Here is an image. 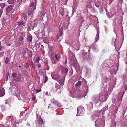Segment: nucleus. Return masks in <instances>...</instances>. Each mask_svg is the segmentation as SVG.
Here are the masks:
<instances>
[{
    "mask_svg": "<svg viewBox=\"0 0 127 127\" xmlns=\"http://www.w3.org/2000/svg\"><path fill=\"white\" fill-rule=\"evenodd\" d=\"M60 36H59L58 35L57 37V40H58L59 38V37Z\"/></svg>",
    "mask_w": 127,
    "mask_h": 127,
    "instance_id": "nucleus-53",
    "label": "nucleus"
},
{
    "mask_svg": "<svg viewBox=\"0 0 127 127\" xmlns=\"http://www.w3.org/2000/svg\"><path fill=\"white\" fill-rule=\"evenodd\" d=\"M45 94H46V95L47 96L49 95V94H48V92H46Z\"/></svg>",
    "mask_w": 127,
    "mask_h": 127,
    "instance_id": "nucleus-49",
    "label": "nucleus"
},
{
    "mask_svg": "<svg viewBox=\"0 0 127 127\" xmlns=\"http://www.w3.org/2000/svg\"><path fill=\"white\" fill-rule=\"evenodd\" d=\"M92 101L90 102V103L91 104V108L93 107V104H96L98 103L100 101L99 97V95H95L93 96L92 99Z\"/></svg>",
    "mask_w": 127,
    "mask_h": 127,
    "instance_id": "nucleus-3",
    "label": "nucleus"
},
{
    "mask_svg": "<svg viewBox=\"0 0 127 127\" xmlns=\"http://www.w3.org/2000/svg\"><path fill=\"white\" fill-rule=\"evenodd\" d=\"M90 103V102H89V104L87 105V107H89V108H93V107L92 108H91V105H91V104Z\"/></svg>",
    "mask_w": 127,
    "mask_h": 127,
    "instance_id": "nucleus-41",
    "label": "nucleus"
},
{
    "mask_svg": "<svg viewBox=\"0 0 127 127\" xmlns=\"http://www.w3.org/2000/svg\"><path fill=\"white\" fill-rule=\"evenodd\" d=\"M35 98L36 97H35L34 96L32 97V100H34L35 99Z\"/></svg>",
    "mask_w": 127,
    "mask_h": 127,
    "instance_id": "nucleus-48",
    "label": "nucleus"
},
{
    "mask_svg": "<svg viewBox=\"0 0 127 127\" xmlns=\"http://www.w3.org/2000/svg\"><path fill=\"white\" fill-rule=\"evenodd\" d=\"M21 79V76L20 75H19L16 77V78L15 79V80L16 81H19Z\"/></svg>",
    "mask_w": 127,
    "mask_h": 127,
    "instance_id": "nucleus-24",
    "label": "nucleus"
},
{
    "mask_svg": "<svg viewBox=\"0 0 127 127\" xmlns=\"http://www.w3.org/2000/svg\"><path fill=\"white\" fill-rule=\"evenodd\" d=\"M50 104H49V106L48 107V108H49V107H50Z\"/></svg>",
    "mask_w": 127,
    "mask_h": 127,
    "instance_id": "nucleus-61",
    "label": "nucleus"
},
{
    "mask_svg": "<svg viewBox=\"0 0 127 127\" xmlns=\"http://www.w3.org/2000/svg\"><path fill=\"white\" fill-rule=\"evenodd\" d=\"M17 74L15 73H13L12 74V76L14 78H16L17 76Z\"/></svg>",
    "mask_w": 127,
    "mask_h": 127,
    "instance_id": "nucleus-37",
    "label": "nucleus"
},
{
    "mask_svg": "<svg viewBox=\"0 0 127 127\" xmlns=\"http://www.w3.org/2000/svg\"><path fill=\"white\" fill-rule=\"evenodd\" d=\"M0 5L2 8H3L5 6V3H2L0 4Z\"/></svg>",
    "mask_w": 127,
    "mask_h": 127,
    "instance_id": "nucleus-38",
    "label": "nucleus"
},
{
    "mask_svg": "<svg viewBox=\"0 0 127 127\" xmlns=\"http://www.w3.org/2000/svg\"><path fill=\"white\" fill-rule=\"evenodd\" d=\"M51 102L53 104H56L57 103V101L54 98H53L51 100Z\"/></svg>",
    "mask_w": 127,
    "mask_h": 127,
    "instance_id": "nucleus-29",
    "label": "nucleus"
},
{
    "mask_svg": "<svg viewBox=\"0 0 127 127\" xmlns=\"http://www.w3.org/2000/svg\"><path fill=\"white\" fill-rule=\"evenodd\" d=\"M26 21L21 20L18 22L17 25L18 26H24L26 24Z\"/></svg>",
    "mask_w": 127,
    "mask_h": 127,
    "instance_id": "nucleus-9",
    "label": "nucleus"
},
{
    "mask_svg": "<svg viewBox=\"0 0 127 127\" xmlns=\"http://www.w3.org/2000/svg\"><path fill=\"white\" fill-rule=\"evenodd\" d=\"M1 42H0V51L3 50L4 48V46H1Z\"/></svg>",
    "mask_w": 127,
    "mask_h": 127,
    "instance_id": "nucleus-39",
    "label": "nucleus"
},
{
    "mask_svg": "<svg viewBox=\"0 0 127 127\" xmlns=\"http://www.w3.org/2000/svg\"><path fill=\"white\" fill-rule=\"evenodd\" d=\"M22 0H17V3L19 5H20L22 3Z\"/></svg>",
    "mask_w": 127,
    "mask_h": 127,
    "instance_id": "nucleus-33",
    "label": "nucleus"
},
{
    "mask_svg": "<svg viewBox=\"0 0 127 127\" xmlns=\"http://www.w3.org/2000/svg\"><path fill=\"white\" fill-rule=\"evenodd\" d=\"M114 68V69H117L116 71H114V72L113 71L112 72L110 71V74H111L113 75L114 74H115L116 73V71H117L118 70V68L117 67H115Z\"/></svg>",
    "mask_w": 127,
    "mask_h": 127,
    "instance_id": "nucleus-23",
    "label": "nucleus"
},
{
    "mask_svg": "<svg viewBox=\"0 0 127 127\" xmlns=\"http://www.w3.org/2000/svg\"><path fill=\"white\" fill-rule=\"evenodd\" d=\"M103 51L104 52H105V49H104L103 50Z\"/></svg>",
    "mask_w": 127,
    "mask_h": 127,
    "instance_id": "nucleus-62",
    "label": "nucleus"
},
{
    "mask_svg": "<svg viewBox=\"0 0 127 127\" xmlns=\"http://www.w3.org/2000/svg\"><path fill=\"white\" fill-rule=\"evenodd\" d=\"M68 25L67 24V26H65V27H68Z\"/></svg>",
    "mask_w": 127,
    "mask_h": 127,
    "instance_id": "nucleus-63",
    "label": "nucleus"
},
{
    "mask_svg": "<svg viewBox=\"0 0 127 127\" xmlns=\"http://www.w3.org/2000/svg\"><path fill=\"white\" fill-rule=\"evenodd\" d=\"M65 78L61 79L59 81V83L61 85H63L65 81Z\"/></svg>",
    "mask_w": 127,
    "mask_h": 127,
    "instance_id": "nucleus-16",
    "label": "nucleus"
},
{
    "mask_svg": "<svg viewBox=\"0 0 127 127\" xmlns=\"http://www.w3.org/2000/svg\"><path fill=\"white\" fill-rule=\"evenodd\" d=\"M34 26H32V30H33L34 29Z\"/></svg>",
    "mask_w": 127,
    "mask_h": 127,
    "instance_id": "nucleus-55",
    "label": "nucleus"
},
{
    "mask_svg": "<svg viewBox=\"0 0 127 127\" xmlns=\"http://www.w3.org/2000/svg\"><path fill=\"white\" fill-rule=\"evenodd\" d=\"M5 94V92L3 90H0V97L3 96Z\"/></svg>",
    "mask_w": 127,
    "mask_h": 127,
    "instance_id": "nucleus-21",
    "label": "nucleus"
},
{
    "mask_svg": "<svg viewBox=\"0 0 127 127\" xmlns=\"http://www.w3.org/2000/svg\"><path fill=\"white\" fill-rule=\"evenodd\" d=\"M95 5L98 8L99 6V5H96V4Z\"/></svg>",
    "mask_w": 127,
    "mask_h": 127,
    "instance_id": "nucleus-52",
    "label": "nucleus"
},
{
    "mask_svg": "<svg viewBox=\"0 0 127 127\" xmlns=\"http://www.w3.org/2000/svg\"><path fill=\"white\" fill-rule=\"evenodd\" d=\"M89 8H92V7H91V6L90 7H89Z\"/></svg>",
    "mask_w": 127,
    "mask_h": 127,
    "instance_id": "nucleus-64",
    "label": "nucleus"
},
{
    "mask_svg": "<svg viewBox=\"0 0 127 127\" xmlns=\"http://www.w3.org/2000/svg\"><path fill=\"white\" fill-rule=\"evenodd\" d=\"M21 16L22 17L21 20H23L24 19V20L26 21L27 17V14L23 13L21 14Z\"/></svg>",
    "mask_w": 127,
    "mask_h": 127,
    "instance_id": "nucleus-13",
    "label": "nucleus"
},
{
    "mask_svg": "<svg viewBox=\"0 0 127 127\" xmlns=\"http://www.w3.org/2000/svg\"><path fill=\"white\" fill-rule=\"evenodd\" d=\"M107 16L109 18L110 17L108 15V14H107Z\"/></svg>",
    "mask_w": 127,
    "mask_h": 127,
    "instance_id": "nucleus-56",
    "label": "nucleus"
},
{
    "mask_svg": "<svg viewBox=\"0 0 127 127\" xmlns=\"http://www.w3.org/2000/svg\"><path fill=\"white\" fill-rule=\"evenodd\" d=\"M65 63H66H66H67V58H66V59H65Z\"/></svg>",
    "mask_w": 127,
    "mask_h": 127,
    "instance_id": "nucleus-54",
    "label": "nucleus"
},
{
    "mask_svg": "<svg viewBox=\"0 0 127 127\" xmlns=\"http://www.w3.org/2000/svg\"><path fill=\"white\" fill-rule=\"evenodd\" d=\"M32 66L33 67V70H35V65L33 64V65H32Z\"/></svg>",
    "mask_w": 127,
    "mask_h": 127,
    "instance_id": "nucleus-45",
    "label": "nucleus"
},
{
    "mask_svg": "<svg viewBox=\"0 0 127 127\" xmlns=\"http://www.w3.org/2000/svg\"><path fill=\"white\" fill-rule=\"evenodd\" d=\"M52 78L53 79L57 80L60 78V76L59 75L55 74V72H53L51 74Z\"/></svg>",
    "mask_w": 127,
    "mask_h": 127,
    "instance_id": "nucleus-6",
    "label": "nucleus"
},
{
    "mask_svg": "<svg viewBox=\"0 0 127 127\" xmlns=\"http://www.w3.org/2000/svg\"><path fill=\"white\" fill-rule=\"evenodd\" d=\"M23 65L25 68H26L28 70H30V68L29 67V65L27 63H24Z\"/></svg>",
    "mask_w": 127,
    "mask_h": 127,
    "instance_id": "nucleus-19",
    "label": "nucleus"
},
{
    "mask_svg": "<svg viewBox=\"0 0 127 127\" xmlns=\"http://www.w3.org/2000/svg\"><path fill=\"white\" fill-rule=\"evenodd\" d=\"M58 68L59 70L60 71L62 74H65L64 78H65L66 75L68 72V69L62 66H59Z\"/></svg>",
    "mask_w": 127,
    "mask_h": 127,
    "instance_id": "nucleus-4",
    "label": "nucleus"
},
{
    "mask_svg": "<svg viewBox=\"0 0 127 127\" xmlns=\"http://www.w3.org/2000/svg\"><path fill=\"white\" fill-rule=\"evenodd\" d=\"M60 35L59 36H61L62 35L63 32V28L61 27L59 29Z\"/></svg>",
    "mask_w": 127,
    "mask_h": 127,
    "instance_id": "nucleus-28",
    "label": "nucleus"
},
{
    "mask_svg": "<svg viewBox=\"0 0 127 127\" xmlns=\"http://www.w3.org/2000/svg\"><path fill=\"white\" fill-rule=\"evenodd\" d=\"M60 55L59 54L58 55H57L56 54H55V57L58 60H59L60 59V57H59V56Z\"/></svg>",
    "mask_w": 127,
    "mask_h": 127,
    "instance_id": "nucleus-32",
    "label": "nucleus"
},
{
    "mask_svg": "<svg viewBox=\"0 0 127 127\" xmlns=\"http://www.w3.org/2000/svg\"><path fill=\"white\" fill-rule=\"evenodd\" d=\"M24 34H23L22 35L19 36V37L18 39L19 40L21 41H22L21 42V45L23 44L24 43L23 41L24 40Z\"/></svg>",
    "mask_w": 127,
    "mask_h": 127,
    "instance_id": "nucleus-12",
    "label": "nucleus"
},
{
    "mask_svg": "<svg viewBox=\"0 0 127 127\" xmlns=\"http://www.w3.org/2000/svg\"><path fill=\"white\" fill-rule=\"evenodd\" d=\"M55 87L56 89V90H54L55 92H56L57 91V90L60 88V86L57 83H56L55 84Z\"/></svg>",
    "mask_w": 127,
    "mask_h": 127,
    "instance_id": "nucleus-20",
    "label": "nucleus"
},
{
    "mask_svg": "<svg viewBox=\"0 0 127 127\" xmlns=\"http://www.w3.org/2000/svg\"><path fill=\"white\" fill-rule=\"evenodd\" d=\"M40 92V91H39L38 90H36V93H38V92Z\"/></svg>",
    "mask_w": 127,
    "mask_h": 127,
    "instance_id": "nucleus-51",
    "label": "nucleus"
},
{
    "mask_svg": "<svg viewBox=\"0 0 127 127\" xmlns=\"http://www.w3.org/2000/svg\"><path fill=\"white\" fill-rule=\"evenodd\" d=\"M37 67L38 68H39L41 66V65L40 64H37Z\"/></svg>",
    "mask_w": 127,
    "mask_h": 127,
    "instance_id": "nucleus-43",
    "label": "nucleus"
},
{
    "mask_svg": "<svg viewBox=\"0 0 127 127\" xmlns=\"http://www.w3.org/2000/svg\"><path fill=\"white\" fill-rule=\"evenodd\" d=\"M47 80L48 78L47 76H46L45 77V81H44V83H45L47 81Z\"/></svg>",
    "mask_w": 127,
    "mask_h": 127,
    "instance_id": "nucleus-46",
    "label": "nucleus"
},
{
    "mask_svg": "<svg viewBox=\"0 0 127 127\" xmlns=\"http://www.w3.org/2000/svg\"><path fill=\"white\" fill-rule=\"evenodd\" d=\"M124 92L123 93L122 92H121L119 93L117 96V98L115 99V100H117L118 102H119V104L118 105H116V107L115 109V112L116 113H117L118 109L120 105V103H119L120 102H121L122 100V97L124 94Z\"/></svg>",
    "mask_w": 127,
    "mask_h": 127,
    "instance_id": "nucleus-2",
    "label": "nucleus"
},
{
    "mask_svg": "<svg viewBox=\"0 0 127 127\" xmlns=\"http://www.w3.org/2000/svg\"><path fill=\"white\" fill-rule=\"evenodd\" d=\"M9 58L8 57H7L6 58V60H5V63L6 64H7L9 62Z\"/></svg>",
    "mask_w": 127,
    "mask_h": 127,
    "instance_id": "nucleus-35",
    "label": "nucleus"
},
{
    "mask_svg": "<svg viewBox=\"0 0 127 127\" xmlns=\"http://www.w3.org/2000/svg\"><path fill=\"white\" fill-rule=\"evenodd\" d=\"M72 66L75 68H76L79 66L78 64L76 63H75V62L73 63Z\"/></svg>",
    "mask_w": 127,
    "mask_h": 127,
    "instance_id": "nucleus-22",
    "label": "nucleus"
},
{
    "mask_svg": "<svg viewBox=\"0 0 127 127\" xmlns=\"http://www.w3.org/2000/svg\"><path fill=\"white\" fill-rule=\"evenodd\" d=\"M43 41L45 43L48 44L49 42L48 39L46 38H45L44 39Z\"/></svg>",
    "mask_w": 127,
    "mask_h": 127,
    "instance_id": "nucleus-30",
    "label": "nucleus"
},
{
    "mask_svg": "<svg viewBox=\"0 0 127 127\" xmlns=\"http://www.w3.org/2000/svg\"><path fill=\"white\" fill-rule=\"evenodd\" d=\"M9 103V100L8 99L5 102V103L6 104H8Z\"/></svg>",
    "mask_w": 127,
    "mask_h": 127,
    "instance_id": "nucleus-47",
    "label": "nucleus"
},
{
    "mask_svg": "<svg viewBox=\"0 0 127 127\" xmlns=\"http://www.w3.org/2000/svg\"><path fill=\"white\" fill-rule=\"evenodd\" d=\"M29 63L30 64L32 65L33 64V62L31 59L29 61Z\"/></svg>",
    "mask_w": 127,
    "mask_h": 127,
    "instance_id": "nucleus-40",
    "label": "nucleus"
},
{
    "mask_svg": "<svg viewBox=\"0 0 127 127\" xmlns=\"http://www.w3.org/2000/svg\"><path fill=\"white\" fill-rule=\"evenodd\" d=\"M29 51L27 48H25L23 49L22 53L24 57H26V54L27 53H28Z\"/></svg>",
    "mask_w": 127,
    "mask_h": 127,
    "instance_id": "nucleus-14",
    "label": "nucleus"
},
{
    "mask_svg": "<svg viewBox=\"0 0 127 127\" xmlns=\"http://www.w3.org/2000/svg\"><path fill=\"white\" fill-rule=\"evenodd\" d=\"M32 39V35L30 34H29L27 35V40L29 42H31Z\"/></svg>",
    "mask_w": 127,
    "mask_h": 127,
    "instance_id": "nucleus-15",
    "label": "nucleus"
},
{
    "mask_svg": "<svg viewBox=\"0 0 127 127\" xmlns=\"http://www.w3.org/2000/svg\"><path fill=\"white\" fill-rule=\"evenodd\" d=\"M127 87H126V88H125V91H126L127 90Z\"/></svg>",
    "mask_w": 127,
    "mask_h": 127,
    "instance_id": "nucleus-59",
    "label": "nucleus"
},
{
    "mask_svg": "<svg viewBox=\"0 0 127 127\" xmlns=\"http://www.w3.org/2000/svg\"><path fill=\"white\" fill-rule=\"evenodd\" d=\"M97 122V120L95 122V127H97L96 126V122Z\"/></svg>",
    "mask_w": 127,
    "mask_h": 127,
    "instance_id": "nucleus-50",
    "label": "nucleus"
},
{
    "mask_svg": "<svg viewBox=\"0 0 127 127\" xmlns=\"http://www.w3.org/2000/svg\"><path fill=\"white\" fill-rule=\"evenodd\" d=\"M36 4H35L34 5V4L33 2H32L31 4V7H32L31 9L33 10H35L36 8Z\"/></svg>",
    "mask_w": 127,
    "mask_h": 127,
    "instance_id": "nucleus-18",
    "label": "nucleus"
},
{
    "mask_svg": "<svg viewBox=\"0 0 127 127\" xmlns=\"http://www.w3.org/2000/svg\"><path fill=\"white\" fill-rule=\"evenodd\" d=\"M59 12L60 14L62 16L66 17L67 16L68 12L66 8H61L60 9Z\"/></svg>",
    "mask_w": 127,
    "mask_h": 127,
    "instance_id": "nucleus-5",
    "label": "nucleus"
},
{
    "mask_svg": "<svg viewBox=\"0 0 127 127\" xmlns=\"http://www.w3.org/2000/svg\"><path fill=\"white\" fill-rule=\"evenodd\" d=\"M55 104L58 106L60 107H61V106H62V104L58 102V101L57 102V103H56Z\"/></svg>",
    "mask_w": 127,
    "mask_h": 127,
    "instance_id": "nucleus-36",
    "label": "nucleus"
},
{
    "mask_svg": "<svg viewBox=\"0 0 127 127\" xmlns=\"http://www.w3.org/2000/svg\"><path fill=\"white\" fill-rule=\"evenodd\" d=\"M37 121L39 125H42L44 124V121L42 119L40 116L38 119Z\"/></svg>",
    "mask_w": 127,
    "mask_h": 127,
    "instance_id": "nucleus-11",
    "label": "nucleus"
},
{
    "mask_svg": "<svg viewBox=\"0 0 127 127\" xmlns=\"http://www.w3.org/2000/svg\"><path fill=\"white\" fill-rule=\"evenodd\" d=\"M114 79H115V80H116V78L115 77H114Z\"/></svg>",
    "mask_w": 127,
    "mask_h": 127,
    "instance_id": "nucleus-58",
    "label": "nucleus"
},
{
    "mask_svg": "<svg viewBox=\"0 0 127 127\" xmlns=\"http://www.w3.org/2000/svg\"><path fill=\"white\" fill-rule=\"evenodd\" d=\"M33 9L30 10H29L28 13V14L29 15H33V11L32 10Z\"/></svg>",
    "mask_w": 127,
    "mask_h": 127,
    "instance_id": "nucleus-27",
    "label": "nucleus"
},
{
    "mask_svg": "<svg viewBox=\"0 0 127 127\" xmlns=\"http://www.w3.org/2000/svg\"><path fill=\"white\" fill-rule=\"evenodd\" d=\"M81 84V83L80 81H78L75 84V86L77 87H79Z\"/></svg>",
    "mask_w": 127,
    "mask_h": 127,
    "instance_id": "nucleus-25",
    "label": "nucleus"
},
{
    "mask_svg": "<svg viewBox=\"0 0 127 127\" xmlns=\"http://www.w3.org/2000/svg\"><path fill=\"white\" fill-rule=\"evenodd\" d=\"M99 32L98 30H97V33L95 39V41L97 42L99 40Z\"/></svg>",
    "mask_w": 127,
    "mask_h": 127,
    "instance_id": "nucleus-17",
    "label": "nucleus"
},
{
    "mask_svg": "<svg viewBox=\"0 0 127 127\" xmlns=\"http://www.w3.org/2000/svg\"><path fill=\"white\" fill-rule=\"evenodd\" d=\"M39 61V57H37L36 59V62L38 63Z\"/></svg>",
    "mask_w": 127,
    "mask_h": 127,
    "instance_id": "nucleus-42",
    "label": "nucleus"
},
{
    "mask_svg": "<svg viewBox=\"0 0 127 127\" xmlns=\"http://www.w3.org/2000/svg\"><path fill=\"white\" fill-rule=\"evenodd\" d=\"M12 92L16 96H18L20 95L19 91L16 89H15L13 91L12 90Z\"/></svg>",
    "mask_w": 127,
    "mask_h": 127,
    "instance_id": "nucleus-10",
    "label": "nucleus"
},
{
    "mask_svg": "<svg viewBox=\"0 0 127 127\" xmlns=\"http://www.w3.org/2000/svg\"><path fill=\"white\" fill-rule=\"evenodd\" d=\"M106 87L104 89V92H103L100 93L99 95V99L101 102L105 101L107 99L106 91L108 90V88H107V86H106Z\"/></svg>",
    "mask_w": 127,
    "mask_h": 127,
    "instance_id": "nucleus-1",
    "label": "nucleus"
},
{
    "mask_svg": "<svg viewBox=\"0 0 127 127\" xmlns=\"http://www.w3.org/2000/svg\"><path fill=\"white\" fill-rule=\"evenodd\" d=\"M13 7L14 6L13 5H11L8 6L6 8V12L7 14L10 12L13 9Z\"/></svg>",
    "mask_w": 127,
    "mask_h": 127,
    "instance_id": "nucleus-7",
    "label": "nucleus"
},
{
    "mask_svg": "<svg viewBox=\"0 0 127 127\" xmlns=\"http://www.w3.org/2000/svg\"><path fill=\"white\" fill-rule=\"evenodd\" d=\"M28 54L30 57H32V52L31 51L29 50L28 52Z\"/></svg>",
    "mask_w": 127,
    "mask_h": 127,
    "instance_id": "nucleus-34",
    "label": "nucleus"
},
{
    "mask_svg": "<svg viewBox=\"0 0 127 127\" xmlns=\"http://www.w3.org/2000/svg\"><path fill=\"white\" fill-rule=\"evenodd\" d=\"M16 0H8V2L9 4H13L16 1Z\"/></svg>",
    "mask_w": 127,
    "mask_h": 127,
    "instance_id": "nucleus-26",
    "label": "nucleus"
},
{
    "mask_svg": "<svg viewBox=\"0 0 127 127\" xmlns=\"http://www.w3.org/2000/svg\"><path fill=\"white\" fill-rule=\"evenodd\" d=\"M32 96H34V94H33V93H32Z\"/></svg>",
    "mask_w": 127,
    "mask_h": 127,
    "instance_id": "nucleus-57",
    "label": "nucleus"
},
{
    "mask_svg": "<svg viewBox=\"0 0 127 127\" xmlns=\"http://www.w3.org/2000/svg\"><path fill=\"white\" fill-rule=\"evenodd\" d=\"M78 97H79V96H81V95L80 94L79 95H78Z\"/></svg>",
    "mask_w": 127,
    "mask_h": 127,
    "instance_id": "nucleus-60",
    "label": "nucleus"
},
{
    "mask_svg": "<svg viewBox=\"0 0 127 127\" xmlns=\"http://www.w3.org/2000/svg\"><path fill=\"white\" fill-rule=\"evenodd\" d=\"M83 108L80 107H78L77 108V114L76 115L77 116H81V115L83 113Z\"/></svg>",
    "mask_w": 127,
    "mask_h": 127,
    "instance_id": "nucleus-8",
    "label": "nucleus"
},
{
    "mask_svg": "<svg viewBox=\"0 0 127 127\" xmlns=\"http://www.w3.org/2000/svg\"><path fill=\"white\" fill-rule=\"evenodd\" d=\"M40 44L39 43V44H38V46H37V47H36V48H37V49L38 48L39 49H40Z\"/></svg>",
    "mask_w": 127,
    "mask_h": 127,
    "instance_id": "nucleus-44",
    "label": "nucleus"
},
{
    "mask_svg": "<svg viewBox=\"0 0 127 127\" xmlns=\"http://www.w3.org/2000/svg\"><path fill=\"white\" fill-rule=\"evenodd\" d=\"M94 115L96 117L99 116V113L98 111H95L94 113Z\"/></svg>",
    "mask_w": 127,
    "mask_h": 127,
    "instance_id": "nucleus-31",
    "label": "nucleus"
}]
</instances>
